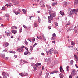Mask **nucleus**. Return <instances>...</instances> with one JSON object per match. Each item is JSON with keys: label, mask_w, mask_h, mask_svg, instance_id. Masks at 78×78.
<instances>
[{"label": "nucleus", "mask_w": 78, "mask_h": 78, "mask_svg": "<svg viewBox=\"0 0 78 78\" xmlns=\"http://www.w3.org/2000/svg\"><path fill=\"white\" fill-rule=\"evenodd\" d=\"M78 12V9H76L74 10H73V11H71L69 12V16H70V17H73V13L74 14H76Z\"/></svg>", "instance_id": "1"}, {"label": "nucleus", "mask_w": 78, "mask_h": 78, "mask_svg": "<svg viewBox=\"0 0 78 78\" xmlns=\"http://www.w3.org/2000/svg\"><path fill=\"white\" fill-rule=\"evenodd\" d=\"M50 12H49L50 16L53 17H55L56 16V12L52 10H49Z\"/></svg>", "instance_id": "2"}, {"label": "nucleus", "mask_w": 78, "mask_h": 78, "mask_svg": "<svg viewBox=\"0 0 78 78\" xmlns=\"http://www.w3.org/2000/svg\"><path fill=\"white\" fill-rule=\"evenodd\" d=\"M25 48L24 46H22L20 48L17 49V51L19 52H23V48Z\"/></svg>", "instance_id": "3"}, {"label": "nucleus", "mask_w": 78, "mask_h": 78, "mask_svg": "<svg viewBox=\"0 0 78 78\" xmlns=\"http://www.w3.org/2000/svg\"><path fill=\"white\" fill-rule=\"evenodd\" d=\"M76 73V71L75 70V69H73L72 70V72L71 73V74L72 76H74V75H75Z\"/></svg>", "instance_id": "4"}, {"label": "nucleus", "mask_w": 78, "mask_h": 78, "mask_svg": "<svg viewBox=\"0 0 78 78\" xmlns=\"http://www.w3.org/2000/svg\"><path fill=\"white\" fill-rule=\"evenodd\" d=\"M45 61L46 62H47L49 63H50L51 61V58L49 57V58H46L45 59Z\"/></svg>", "instance_id": "5"}, {"label": "nucleus", "mask_w": 78, "mask_h": 78, "mask_svg": "<svg viewBox=\"0 0 78 78\" xmlns=\"http://www.w3.org/2000/svg\"><path fill=\"white\" fill-rule=\"evenodd\" d=\"M69 2H65L63 3V7H66V6H67V5H69Z\"/></svg>", "instance_id": "6"}, {"label": "nucleus", "mask_w": 78, "mask_h": 78, "mask_svg": "<svg viewBox=\"0 0 78 78\" xmlns=\"http://www.w3.org/2000/svg\"><path fill=\"white\" fill-rule=\"evenodd\" d=\"M35 66L38 68H41L42 66H41V64L39 63H37V64H36Z\"/></svg>", "instance_id": "7"}, {"label": "nucleus", "mask_w": 78, "mask_h": 78, "mask_svg": "<svg viewBox=\"0 0 78 78\" xmlns=\"http://www.w3.org/2000/svg\"><path fill=\"white\" fill-rule=\"evenodd\" d=\"M9 45V44L7 42H6L5 43L3 44V45L4 46V47H8Z\"/></svg>", "instance_id": "8"}, {"label": "nucleus", "mask_w": 78, "mask_h": 78, "mask_svg": "<svg viewBox=\"0 0 78 78\" xmlns=\"http://www.w3.org/2000/svg\"><path fill=\"white\" fill-rule=\"evenodd\" d=\"M1 56L3 58H5V52H2L1 55Z\"/></svg>", "instance_id": "9"}, {"label": "nucleus", "mask_w": 78, "mask_h": 78, "mask_svg": "<svg viewBox=\"0 0 78 78\" xmlns=\"http://www.w3.org/2000/svg\"><path fill=\"white\" fill-rule=\"evenodd\" d=\"M45 78H50V76L49 75V73H47L46 74Z\"/></svg>", "instance_id": "10"}, {"label": "nucleus", "mask_w": 78, "mask_h": 78, "mask_svg": "<svg viewBox=\"0 0 78 78\" xmlns=\"http://www.w3.org/2000/svg\"><path fill=\"white\" fill-rule=\"evenodd\" d=\"M58 70H56L55 71H54L50 73V74H53V73H58Z\"/></svg>", "instance_id": "11"}, {"label": "nucleus", "mask_w": 78, "mask_h": 78, "mask_svg": "<svg viewBox=\"0 0 78 78\" xmlns=\"http://www.w3.org/2000/svg\"><path fill=\"white\" fill-rule=\"evenodd\" d=\"M12 33H14V34H16V33H17V31L16 30H12Z\"/></svg>", "instance_id": "12"}, {"label": "nucleus", "mask_w": 78, "mask_h": 78, "mask_svg": "<svg viewBox=\"0 0 78 78\" xmlns=\"http://www.w3.org/2000/svg\"><path fill=\"white\" fill-rule=\"evenodd\" d=\"M58 62L57 60H55L54 62L52 63V66H54V65H55V64H58Z\"/></svg>", "instance_id": "13"}, {"label": "nucleus", "mask_w": 78, "mask_h": 78, "mask_svg": "<svg viewBox=\"0 0 78 78\" xmlns=\"http://www.w3.org/2000/svg\"><path fill=\"white\" fill-rule=\"evenodd\" d=\"M60 14L62 16H64V12L63 11H61L60 12Z\"/></svg>", "instance_id": "14"}, {"label": "nucleus", "mask_w": 78, "mask_h": 78, "mask_svg": "<svg viewBox=\"0 0 78 78\" xmlns=\"http://www.w3.org/2000/svg\"><path fill=\"white\" fill-rule=\"evenodd\" d=\"M53 51H54L53 49H50L49 51V54H52Z\"/></svg>", "instance_id": "15"}, {"label": "nucleus", "mask_w": 78, "mask_h": 78, "mask_svg": "<svg viewBox=\"0 0 78 78\" xmlns=\"http://www.w3.org/2000/svg\"><path fill=\"white\" fill-rule=\"evenodd\" d=\"M57 4H58L57 2H55L52 3V5L53 6H56V5H57Z\"/></svg>", "instance_id": "16"}, {"label": "nucleus", "mask_w": 78, "mask_h": 78, "mask_svg": "<svg viewBox=\"0 0 78 78\" xmlns=\"http://www.w3.org/2000/svg\"><path fill=\"white\" fill-rule=\"evenodd\" d=\"M13 12L16 15H18V14H20V12L18 11H13Z\"/></svg>", "instance_id": "17"}, {"label": "nucleus", "mask_w": 78, "mask_h": 78, "mask_svg": "<svg viewBox=\"0 0 78 78\" xmlns=\"http://www.w3.org/2000/svg\"><path fill=\"white\" fill-rule=\"evenodd\" d=\"M13 30H16V29H17V27L16 26H13L12 27Z\"/></svg>", "instance_id": "18"}, {"label": "nucleus", "mask_w": 78, "mask_h": 78, "mask_svg": "<svg viewBox=\"0 0 78 78\" xmlns=\"http://www.w3.org/2000/svg\"><path fill=\"white\" fill-rule=\"evenodd\" d=\"M73 26H71L68 30V31H71V30H73Z\"/></svg>", "instance_id": "19"}, {"label": "nucleus", "mask_w": 78, "mask_h": 78, "mask_svg": "<svg viewBox=\"0 0 78 78\" xmlns=\"http://www.w3.org/2000/svg\"><path fill=\"white\" fill-rule=\"evenodd\" d=\"M59 76L61 78H63V77H64V75H63V74H62L60 73L59 74Z\"/></svg>", "instance_id": "20"}, {"label": "nucleus", "mask_w": 78, "mask_h": 78, "mask_svg": "<svg viewBox=\"0 0 78 78\" xmlns=\"http://www.w3.org/2000/svg\"><path fill=\"white\" fill-rule=\"evenodd\" d=\"M52 16H49L48 17V19H51V20H53V17H52Z\"/></svg>", "instance_id": "21"}, {"label": "nucleus", "mask_w": 78, "mask_h": 78, "mask_svg": "<svg viewBox=\"0 0 78 78\" xmlns=\"http://www.w3.org/2000/svg\"><path fill=\"white\" fill-rule=\"evenodd\" d=\"M52 36L53 37H56V35L55 33L52 34Z\"/></svg>", "instance_id": "22"}, {"label": "nucleus", "mask_w": 78, "mask_h": 78, "mask_svg": "<svg viewBox=\"0 0 78 78\" xmlns=\"http://www.w3.org/2000/svg\"><path fill=\"white\" fill-rule=\"evenodd\" d=\"M74 4L75 5H76L78 4V1H75L74 2Z\"/></svg>", "instance_id": "23"}, {"label": "nucleus", "mask_w": 78, "mask_h": 78, "mask_svg": "<svg viewBox=\"0 0 78 78\" xmlns=\"http://www.w3.org/2000/svg\"><path fill=\"white\" fill-rule=\"evenodd\" d=\"M34 25L35 27H37V25L35 23H34Z\"/></svg>", "instance_id": "24"}, {"label": "nucleus", "mask_w": 78, "mask_h": 78, "mask_svg": "<svg viewBox=\"0 0 78 78\" xmlns=\"http://www.w3.org/2000/svg\"><path fill=\"white\" fill-rule=\"evenodd\" d=\"M37 37L38 39H42V37L41 36L38 37V36H37Z\"/></svg>", "instance_id": "25"}, {"label": "nucleus", "mask_w": 78, "mask_h": 78, "mask_svg": "<svg viewBox=\"0 0 78 78\" xmlns=\"http://www.w3.org/2000/svg\"><path fill=\"white\" fill-rule=\"evenodd\" d=\"M60 72H62L63 70V69H62V66L60 67Z\"/></svg>", "instance_id": "26"}, {"label": "nucleus", "mask_w": 78, "mask_h": 78, "mask_svg": "<svg viewBox=\"0 0 78 78\" xmlns=\"http://www.w3.org/2000/svg\"><path fill=\"white\" fill-rule=\"evenodd\" d=\"M28 76V73H24V74H23V76Z\"/></svg>", "instance_id": "27"}, {"label": "nucleus", "mask_w": 78, "mask_h": 78, "mask_svg": "<svg viewBox=\"0 0 78 78\" xmlns=\"http://www.w3.org/2000/svg\"><path fill=\"white\" fill-rule=\"evenodd\" d=\"M71 44L72 45H75V43H74L73 41H72L71 42Z\"/></svg>", "instance_id": "28"}, {"label": "nucleus", "mask_w": 78, "mask_h": 78, "mask_svg": "<svg viewBox=\"0 0 78 78\" xmlns=\"http://www.w3.org/2000/svg\"><path fill=\"white\" fill-rule=\"evenodd\" d=\"M66 69L67 71H69V66H67L66 67Z\"/></svg>", "instance_id": "29"}, {"label": "nucleus", "mask_w": 78, "mask_h": 78, "mask_svg": "<svg viewBox=\"0 0 78 78\" xmlns=\"http://www.w3.org/2000/svg\"><path fill=\"white\" fill-rule=\"evenodd\" d=\"M6 34L7 36H10V34L9 33H7Z\"/></svg>", "instance_id": "30"}, {"label": "nucleus", "mask_w": 78, "mask_h": 78, "mask_svg": "<svg viewBox=\"0 0 78 78\" xmlns=\"http://www.w3.org/2000/svg\"><path fill=\"white\" fill-rule=\"evenodd\" d=\"M9 52L10 53H14V54L16 53V52H15V51L13 52L12 51H9Z\"/></svg>", "instance_id": "31"}, {"label": "nucleus", "mask_w": 78, "mask_h": 78, "mask_svg": "<svg viewBox=\"0 0 78 78\" xmlns=\"http://www.w3.org/2000/svg\"><path fill=\"white\" fill-rule=\"evenodd\" d=\"M29 53V52H28L27 51L25 52L24 53V54L25 55H27V54H28Z\"/></svg>", "instance_id": "32"}, {"label": "nucleus", "mask_w": 78, "mask_h": 78, "mask_svg": "<svg viewBox=\"0 0 78 78\" xmlns=\"http://www.w3.org/2000/svg\"><path fill=\"white\" fill-rule=\"evenodd\" d=\"M68 47L70 48V49H71V50H72V49H73V46H69Z\"/></svg>", "instance_id": "33"}, {"label": "nucleus", "mask_w": 78, "mask_h": 78, "mask_svg": "<svg viewBox=\"0 0 78 78\" xmlns=\"http://www.w3.org/2000/svg\"><path fill=\"white\" fill-rule=\"evenodd\" d=\"M2 75L4 76H5V75H6V73L5 72H3V73H2Z\"/></svg>", "instance_id": "34"}, {"label": "nucleus", "mask_w": 78, "mask_h": 78, "mask_svg": "<svg viewBox=\"0 0 78 78\" xmlns=\"http://www.w3.org/2000/svg\"><path fill=\"white\" fill-rule=\"evenodd\" d=\"M5 9H6V7H5V6H4L2 8V10H5Z\"/></svg>", "instance_id": "35"}, {"label": "nucleus", "mask_w": 78, "mask_h": 78, "mask_svg": "<svg viewBox=\"0 0 78 78\" xmlns=\"http://www.w3.org/2000/svg\"><path fill=\"white\" fill-rule=\"evenodd\" d=\"M70 64H71V65H73V60H71Z\"/></svg>", "instance_id": "36"}, {"label": "nucleus", "mask_w": 78, "mask_h": 78, "mask_svg": "<svg viewBox=\"0 0 78 78\" xmlns=\"http://www.w3.org/2000/svg\"><path fill=\"white\" fill-rule=\"evenodd\" d=\"M30 49L31 51H32V50H33V47L32 46L30 47Z\"/></svg>", "instance_id": "37"}, {"label": "nucleus", "mask_w": 78, "mask_h": 78, "mask_svg": "<svg viewBox=\"0 0 78 78\" xmlns=\"http://www.w3.org/2000/svg\"><path fill=\"white\" fill-rule=\"evenodd\" d=\"M12 4L11 3H9V8H11V6H12Z\"/></svg>", "instance_id": "38"}, {"label": "nucleus", "mask_w": 78, "mask_h": 78, "mask_svg": "<svg viewBox=\"0 0 78 78\" xmlns=\"http://www.w3.org/2000/svg\"><path fill=\"white\" fill-rule=\"evenodd\" d=\"M33 68L34 69V72L35 71H36V70H37V69H36V68L35 67H33Z\"/></svg>", "instance_id": "39"}, {"label": "nucleus", "mask_w": 78, "mask_h": 78, "mask_svg": "<svg viewBox=\"0 0 78 78\" xmlns=\"http://www.w3.org/2000/svg\"><path fill=\"white\" fill-rule=\"evenodd\" d=\"M74 56L75 58L76 59H78V56H76V55H74Z\"/></svg>", "instance_id": "40"}, {"label": "nucleus", "mask_w": 78, "mask_h": 78, "mask_svg": "<svg viewBox=\"0 0 78 78\" xmlns=\"http://www.w3.org/2000/svg\"><path fill=\"white\" fill-rule=\"evenodd\" d=\"M55 27H57V26H58V24L57 23H55Z\"/></svg>", "instance_id": "41"}, {"label": "nucleus", "mask_w": 78, "mask_h": 78, "mask_svg": "<svg viewBox=\"0 0 78 78\" xmlns=\"http://www.w3.org/2000/svg\"><path fill=\"white\" fill-rule=\"evenodd\" d=\"M58 52L57 51H55L54 53V54L55 55V54H58Z\"/></svg>", "instance_id": "42"}, {"label": "nucleus", "mask_w": 78, "mask_h": 78, "mask_svg": "<svg viewBox=\"0 0 78 78\" xmlns=\"http://www.w3.org/2000/svg\"><path fill=\"white\" fill-rule=\"evenodd\" d=\"M38 21L39 23H40L41 22V18H40L39 17H38Z\"/></svg>", "instance_id": "43"}, {"label": "nucleus", "mask_w": 78, "mask_h": 78, "mask_svg": "<svg viewBox=\"0 0 78 78\" xmlns=\"http://www.w3.org/2000/svg\"><path fill=\"white\" fill-rule=\"evenodd\" d=\"M20 75L21 76H23V74H22V73H20Z\"/></svg>", "instance_id": "44"}, {"label": "nucleus", "mask_w": 78, "mask_h": 78, "mask_svg": "<svg viewBox=\"0 0 78 78\" xmlns=\"http://www.w3.org/2000/svg\"><path fill=\"white\" fill-rule=\"evenodd\" d=\"M22 11H23V12H24V13H26V10H25V9H22Z\"/></svg>", "instance_id": "45"}, {"label": "nucleus", "mask_w": 78, "mask_h": 78, "mask_svg": "<svg viewBox=\"0 0 78 78\" xmlns=\"http://www.w3.org/2000/svg\"><path fill=\"white\" fill-rule=\"evenodd\" d=\"M41 7H45V5L44 4H43L41 6Z\"/></svg>", "instance_id": "46"}, {"label": "nucleus", "mask_w": 78, "mask_h": 78, "mask_svg": "<svg viewBox=\"0 0 78 78\" xmlns=\"http://www.w3.org/2000/svg\"><path fill=\"white\" fill-rule=\"evenodd\" d=\"M25 43L26 45H28V42H27V41H25Z\"/></svg>", "instance_id": "47"}, {"label": "nucleus", "mask_w": 78, "mask_h": 78, "mask_svg": "<svg viewBox=\"0 0 78 78\" xmlns=\"http://www.w3.org/2000/svg\"><path fill=\"white\" fill-rule=\"evenodd\" d=\"M37 45V43H35L34 45H33V47H35V45Z\"/></svg>", "instance_id": "48"}, {"label": "nucleus", "mask_w": 78, "mask_h": 78, "mask_svg": "<svg viewBox=\"0 0 78 78\" xmlns=\"http://www.w3.org/2000/svg\"><path fill=\"white\" fill-rule=\"evenodd\" d=\"M4 52H7V50H4L3 51V53H4Z\"/></svg>", "instance_id": "49"}, {"label": "nucleus", "mask_w": 78, "mask_h": 78, "mask_svg": "<svg viewBox=\"0 0 78 78\" xmlns=\"http://www.w3.org/2000/svg\"><path fill=\"white\" fill-rule=\"evenodd\" d=\"M55 39H56V38H54V37H52V38H51V40H55Z\"/></svg>", "instance_id": "50"}, {"label": "nucleus", "mask_w": 78, "mask_h": 78, "mask_svg": "<svg viewBox=\"0 0 78 78\" xmlns=\"http://www.w3.org/2000/svg\"><path fill=\"white\" fill-rule=\"evenodd\" d=\"M14 56L15 58H17V55H15Z\"/></svg>", "instance_id": "51"}, {"label": "nucleus", "mask_w": 78, "mask_h": 78, "mask_svg": "<svg viewBox=\"0 0 78 78\" xmlns=\"http://www.w3.org/2000/svg\"><path fill=\"white\" fill-rule=\"evenodd\" d=\"M70 21H69L68 22V24L67 25H70Z\"/></svg>", "instance_id": "52"}, {"label": "nucleus", "mask_w": 78, "mask_h": 78, "mask_svg": "<svg viewBox=\"0 0 78 78\" xmlns=\"http://www.w3.org/2000/svg\"><path fill=\"white\" fill-rule=\"evenodd\" d=\"M52 43H53V44H55V43H56V41H52Z\"/></svg>", "instance_id": "53"}, {"label": "nucleus", "mask_w": 78, "mask_h": 78, "mask_svg": "<svg viewBox=\"0 0 78 78\" xmlns=\"http://www.w3.org/2000/svg\"><path fill=\"white\" fill-rule=\"evenodd\" d=\"M6 17H9V16H8V14H5V15Z\"/></svg>", "instance_id": "54"}, {"label": "nucleus", "mask_w": 78, "mask_h": 78, "mask_svg": "<svg viewBox=\"0 0 78 78\" xmlns=\"http://www.w3.org/2000/svg\"><path fill=\"white\" fill-rule=\"evenodd\" d=\"M22 29H20L19 32H20V33H21V32H22Z\"/></svg>", "instance_id": "55"}, {"label": "nucleus", "mask_w": 78, "mask_h": 78, "mask_svg": "<svg viewBox=\"0 0 78 78\" xmlns=\"http://www.w3.org/2000/svg\"><path fill=\"white\" fill-rule=\"evenodd\" d=\"M32 41L33 42H34L35 41V39L34 38H33L32 39Z\"/></svg>", "instance_id": "56"}, {"label": "nucleus", "mask_w": 78, "mask_h": 78, "mask_svg": "<svg viewBox=\"0 0 78 78\" xmlns=\"http://www.w3.org/2000/svg\"><path fill=\"white\" fill-rule=\"evenodd\" d=\"M28 40L30 41V42H31V39L28 38Z\"/></svg>", "instance_id": "57"}, {"label": "nucleus", "mask_w": 78, "mask_h": 78, "mask_svg": "<svg viewBox=\"0 0 78 78\" xmlns=\"http://www.w3.org/2000/svg\"><path fill=\"white\" fill-rule=\"evenodd\" d=\"M3 78H7V77L6 76H3Z\"/></svg>", "instance_id": "58"}, {"label": "nucleus", "mask_w": 78, "mask_h": 78, "mask_svg": "<svg viewBox=\"0 0 78 78\" xmlns=\"http://www.w3.org/2000/svg\"><path fill=\"white\" fill-rule=\"evenodd\" d=\"M31 66H33V67H35L34 66V63H32Z\"/></svg>", "instance_id": "59"}, {"label": "nucleus", "mask_w": 78, "mask_h": 78, "mask_svg": "<svg viewBox=\"0 0 78 78\" xmlns=\"http://www.w3.org/2000/svg\"><path fill=\"white\" fill-rule=\"evenodd\" d=\"M23 27H24V28H27V26H26L25 25H24L23 26Z\"/></svg>", "instance_id": "60"}, {"label": "nucleus", "mask_w": 78, "mask_h": 78, "mask_svg": "<svg viewBox=\"0 0 78 78\" xmlns=\"http://www.w3.org/2000/svg\"><path fill=\"white\" fill-rule=\"evenodd\" d=\"M43 39L45 41H46V38H45V37H44Z\"/></svg>", "instance_id": "61"}, {"label": "nucleus", "mask_w": 78, "mask_h": 78, "mask_svg": "<svg viewBox=\"0 0 78 78\" xmlns=\"http://www.w3.org/2000/svg\"><path fill=\"white\" fill-rule=\"evenodd\" d=\"M23 62H24L25 63H28V62H27V61H26L25 60L23 61Z\"/></svg>", "instance_id": "62"}, {"label": "nucleus", "mask_w": 78, "mask_h": 78, "mask_svg": "<svg viewBox=\"0 0 78 78\" xmlns=\"http://www.w3.org/2000/svg\"><path fill=\"white\" fill-rule=\"evenodd\" d=\"M4 59H6V60H7V59H8V57H4Z\"/></svg>", "instance_id": "63"}, {"label": "nucleus", "mask_w": 78, "mask_h": 78, "mask_svg": "<svg viewBox=\"0 0 78 78\" xmlns=\"http://www.w3.org/2000/svg\"><path fill=\"white\" fill-rule=\"evenodd\" d=\"M69 78H72V76L71 75H70Z\"/></svg>", "instance_id": "64"}]
</instances>
